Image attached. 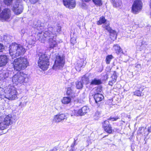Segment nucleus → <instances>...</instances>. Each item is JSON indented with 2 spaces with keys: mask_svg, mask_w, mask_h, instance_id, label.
<instances>
[{
  "mask_svg": "<svg viewBox=\"0 0 151 151\" xmlns=\"http://www.w3.org/2000/svg\"><path fill=\"white\" fill-rule=\"evenodd\" d=\"M61 29L60 26H58L56 28L49 27L46 30L38 34L39 40L42 42H44L45 41L48 40L50 48H54L57 46L55 40L57 33L60 31Z\"/></svg>",
  "mask_w": 151,
  "mask_h": 151,
  "instance_id": "f257e3e1",
  "label": "nucleus"
},
{
  "mask_svg": "<svg viewBox=\"0 0 151 151\" xmlns=\"http://www.w3.org/2000/svg\"><path fill=\"white\" fill-rule=\"evenodd\" d=\"M66 93L68 95H71L73 93V91L70 88H68L67 89Z\"/></svg>",
  "mask_w": 151,
  "mask_h": 151,
  "instance_id": "f704fd0d",
  "label": "nucleus"
},
{
  "mask_svg": "<svg viewBox=\"0 0 151 151\" xmlns=\"http://www.w3.org/2000/svg\"><path fill=\"white\" fill-rule=\"evenodd\" d=\"M101 114V111L97 110L94 114L93 116L94 119L96 120L98 119L100 117Z\"/></svg>",
  "mask_w": 151,
  "mask_h": 151,
  "instance_id": "393cba45",
  "label": "nucleus"
},
{
  "mask_svg": "<svg viewBox=\"0 0 151 151\" xmlns=\"http://www.w3.org/2000/svg\"><path fill=\"white\" fill-rule=\"evenodd\" d=\"M4 49L3 44L0 43V52H2Z\"/></svg>",
  "mask_w": 151,
  "mask_h": 151,
  "instance_id": "79ce46f5",
  "label": "nucleus"
},
{
  "mask_svg": "<svg viewBox=\"0 0 151 151\" xmlns=\"http://www.w3.org/2000/svg\"><path fill=\"white\" fill-rule=\"evenodd\" d=\"M111 77L113 80V82H115L116 81V78H117L116 76V73L115 71L113 72V75L111 76Z\"/></svg>",
  "mask_w": 151,
  "mask_h": 151,
  "instance_id": "2f4dec72",
  "label": "nucleus"
},
{
  "mask_svg": "<svg viewBox=\"0 0 151 151\" xmlns=\"http://www.w3.org/2000/svg\"><path fill=\"white\" fill-rule=\"evenodd\" d=\"M142 129H143V127H140L139 128V130H138V131L139 132V134H142V132H141V131L142 130Z\"/></svg>",
  "mask_w": 151,
  "mask_h": 151,
  "instance_id": "a18cd8bd",
  "label": "nucleus"
},
{
  "mask_svg": "<svg viewBox=\"0 0 151 151\" xmlns=\"http://www.w3.org/2000/svg\"><path fill=\"white\" fill-rule=\"evenodd\" d=\"M113 49L117 54H119L122 51V49L118 45H114L113 46Z\"/></svg>",
  "mask_w": 151,
  "mask_h": 151,
  "instance_id": "5701e85b",
  "label": "nucleus"
},
{
  "mask_svg": "<svg viewBox=\"0 0 151 151\" xmlns=\"http://www.w3.org/2000/svg\"><path fill=\"white\" fill-rule=\"evenodd\" d=\"M27 97L25 96L22 97L21 99V101L19 104V106H21L22 107H23L26 105L27 101L26 100L27 99Z\"/></svg>",
  "mask_w": 151,
  "mask_h": 151,
  "instance_id": "4be33fe9",
  "label": "nucleus"
},
{
  "mask_svg": "<svg viewBox=\"0 0 151 151\" xmlns=\"http://www.w3.org/2000/svg\"><path fill=\"white\" fill-rule=\"evenodd\" d=\"M104 77L105 78L104 79H107L108 78V75L107 74H105V75L104 76Z\"/></svg>",
  "mask_w": 151,
  "mask_h": 151,
  "instance_id": "8fccbe9b",
  "label": "nucleus"
},
{
  "mask_svg": "<svg viewBox=\"0 0 151 151\" xmlns=\"http://www.w3.org/2000/svg\"><path fill=\"white\" fill-rule=\"evenodd\" d=\"M12 123V117L11 115L0 116V130L7 129Z\"/></svg>",
  "mask_w": 151,
  "mask_h": 151,
  "instance_id": "20e7f679",
  "label": "nucleus"
},
{
  "mask_svg": "<svg viewBox=\"0 0 151 151\" xmlns=\"http://www.w3.org/2000/svg\"><path fill=\"white\" fill-rule=\"evenodd\" d=\"M12 9L15 14L18 15L22 12L23 7L21 4L17 2L13 5Z\"/></svg>",
  "mask_w": 151,
  "mask_h": 151,
  "instance_id": "f8f14e48",
  "label": "nucleus"
},
{
  "mask_svg": "<svg viewBox=\"0 0 151 151\" xmlns=\"http://www.w3.org/2000/svg\"><path fill=\"white\" fill-rule=\"evenodd\" d=\"M102 27L109 33H114L115 32V31L112 30L109 26V22H106L105 24L102 25Z\"/></svg>",
  "mask_w": 151,
  "mask_h": 151,
  "instance_id": "f3484780",
  "label": "nucleus"
},
{
  "mask_svg": "<svg viewBox=\"0 0 151 151\" xmlns=\"http://www.w3.org/2000/svg\"><path fill=\"white\" fill-rule=\"evenodd\" d=\"M28 65L27 59L24 57L15 59L14 62V68L17 70H19L25 68Z\"/></svg>",
  "mask_w": 151,
  "mask_h": 151,
  "instance_id": "7ed1b4c3",
  "label": "nucleus"
},
{
  "mask_svg": "<svg viewBox=\"0 0 151 151\" xmlns=\"http://www.w3.org/2000/svg\"><path fill=\"white\" fill-rule=\"evenodd\" d=\"M38 0H30L31 3L34 4L36 3Z\"/></svg>",
  "mask_w": 151,
  "mask_h": 151,
  "instance_id": "c03bdc74",
  "label": "nucleus"
},
{
  "mask_svg": "<svg viewBox=\"0 0 151 151\" xmlns=\"http://www.w3.org/2000/svg\"><path fill=\"white\" fill-rule=\"evenodd\" d=\"M147 131L149 133L151 132V125L148 128Z\"/></svg>",
  "mask_w": 151,
  "mask_h": 151,
  "instance_id": "09e8293b",
  "label": "nucleus"
},
{
  "mask_svg": "<svg viewBox=\"0 0 151 151\" xmlns=\"http://www.w3.org/2000/svg\"><path fill=\"white\" fill-rule=\"evenodd\" d=\"M64 5L69 9H73L75 7L76 3L74 0H63Z\"/></svg>",
  "mask_w": 151,
  "mask_h": 151,
  "instance_id": "ddd939ff",
  "label": "nucleus"
},
{
  "mask_svg": "<svg viewBox=\"0 0 151 151\" xmlns=\"http://www.w3.org/2000/svg\"><path fill=\"white\" fill-rule=\"evenodd\" d=\"M92 1L96 5L99 6L102 5V1L101 0H92Z\"/></svg>",
  "mask_w": 151,
  "mask_h": 151,
  "instance_id": "7c9ffc66",
  "label": "nucleus"
},
{
  "mask_svg": "<svg viewBox=\"0 0 151 151\" xmlns=\"http://www.w3.org/2000/svg\"><path fill=\"white\" fill-rule=\"evenodd\" d=\"M106 21L104 17L101 16L100 17L99 20L97 22V24L98 25H101L102 24H104L107 22Z\"/></svg>",
  "mask_w": 151,
  "mask_h": 151,
  "instance_id": "412c9836",
  "label": "nucleus"
},
{
  "mask_svg": "<svg viewBox=\"0 0 151 151\" xmlns=\"http://www.w3.org/2000/svg\"><path fill=\"white\" fill-rule=\"evenodd\" d=\"M102 90L100 86L98 87L97 88H96L95 89V93H101Z\"/></svg>",
  "mask_w": 151,
  "mask_h": 151,
  "instance_id": "c9c22d12",
  "label": "nucleus"
},
{
  "mask_svg": "<svg viewBox=\"0 0 151 151\" xmlns=\"http://www.w3.org/2000/svg\"><path fill=\"white\" fill-rule=\"evenodd\" d=\"M2 90V88L0 87V98L3 99L4 96L1 94V91Z\"/></svg>",
  "mask_w": 151,
  "mask_h": 151,
  "instance_id": "37998d69",
  "label": "nucleus"
},
{
  "mask_svg": "<svg viewBox=\"0 0 151 151\" xmlns=\"http://www.w3.org/2000/svg\"><path fill=\"white\" fill-rule=\"evenodd\" d=\"M70 42L73 45H74V44L76 43V38L74 37H71L70 39Z\"/></svg>",
  "mask_w": 151,
  "mask_h": 151,
  "instance_id": "58836bf2",
  "label": "nucleus"
},
{
  "mask_svg": "<svg viewBox=\"0 0 151 151\" xmlns=\"http://www.w3.org/2000/svg\"><path fill=\"white\" fill-rule=\"evenodd\" d=\"M84 61L83 60H81V61H78L76 65V69L78 68H81L83 65V63Z\"/></svg>",
  "mask_w": 151,
  "mask_h": 151,
  "instance_id": "cd10ccee",
  "label": "nucleus"
},
{
  "mask_svg": "<svg viewBox=\"0 0 151 151\" xmlns=\"http://www.w3.org/2000/svg\"><path fill=\"white\" fill-rule=\"evenodd\" d=\"M4 1L6 4L9 5L12 4V0H4Z\"/></svg>",
  "mask_w": 151,
  "mask_h": 151,
  "instance_id": "4c0bfd02",
  "label": "nucleus"
},
{
  "mask_svg": "<svg viewBox=\"0 0 151 151\" xmlns=\"http://www.w3.org/2000/svg\"><path fill=\"white\" fill-rule=\"evenodd\" d=\"M114 58L111 55H109L106 57V62L107 64H109L111 60Z\"/></svg>",
  "mask_w": 151,
  "mask_h": 151,
  "instance_id": "c85d7f7f",
  "label": "nucleus"
},
{
  "mask_svg": "<svg viewBox=\"0 0 151 151\" xmlns=\"http://www.w3.org/2000/svg\"><path fill=\"white\" fill-rule=\"evenodd\" d=\"M17 95L16 88L14 86H9L7 88L6 93L4 97L9 100H13L17 98Z\"/></svg>",
  "mask_w": 151,
  "mask_h": 151,
  "instance_id": "0eeeda50",
  "label": "nucleus"
},
{
  "mask_svg": "<svg viewBox=\"0 0 151 151\" xmlns=\"http://www.w3.org/2000/svg\"><path fill=\"white\" fill-rule=\"evenodd\" d=\"M94 98L95 102L97 103L101 101L104 99V97L101 93H96L94 96Z\"/></svg>",
  "mask_w": 151,
  "mask_h": 151,
  "instance_id": "dca6fc26",
  "label": "nucleus"
},
{
  "mask_svg": "<svg viewBox=\"0 0 151 151\" xmlns=\"http://www.w3.org/2000/svg\"><path fill=\"white\" fill-rule=\"evenodd\" d=\"M89 111L88 108L86 106H83L78 111L74 110L73 113L74 115L76 116L84 115Z\"/></svg>",
  "mask_w": 151,
  "mask_h": 151,
  "instance_id": "9b49d317",
  "label": "nucleus"
},
{
  "mask_svg": "<svg viewBox=\"0 0 151 151\" xmlns=\"http://www.w3.org/2000/svg\"><path fill=\"white\" fill-rule=\"evenodd\" d=\"M3 39L5 41L7 42H10L11 41V38L9 35H4Z\"/></svg>",
  "mask_w": 151,
  "mask_h": 151,
  "instance_id": "473e14b6",
  "label": "nucleus"
},
{
  "mask_svg": "<svg viewBox=\"0 0 151 151\" xmlns=\"http://www.w3.org/2000/svg\"><path fill=\"white\" fill-rule=\"evenodd\" d=\"M65 60L63 56H57L53 69L55 70L61 69L65 64Z\"/></svg>",
  "mask_w": 151,
  "mask_h": 151,
  "instance_id": "6e6552de",
  "label": "nucleus"
},
{
  "mask_svg": "<svg viewBox=\"0 0 151 151\" xmlns=\"http://www.w3.org/2000/svg\"><path fill=\"white\" fill-rule=\"evenodd\" d=\"M38 66L43 70H47L49 65V57L44 53L39 54Z\"/></svg>",
  "mask_w": 151,
  "mask_h": 151,
  "instance_id": "39448f33",
  "label": "nucleus"
},
{
  "mask_svg": "<svg viewBox=\"0 0 151 151\" xmlns=\"http://www.w3.org/2000/svg\"><path fill=\"white\" fill-rule=\"evenodd\" d=\"M9 48V54L12 58L23 55L26 51L23 46L16 43L10 45Z\"/></svg>",
  "mask_w": 151,
  "mask_h": 151,
  "instance_id": "f03ea898",
  "label": "nucleus"
},
{
  "mask_svg": "<svg viewBox=\"0 0 151 151\" xmlns=\"http://www.w3.org/2000/svg\"><path fill=\"white\" fill-rule=\"evenodd\" d=\"M119 117L117 116L116 117H111L108 119L111 120L112 121H116L117 119H119Z\"/></svg>",
  "mask_w": 151,
  "mask_h": 151,
  "instance_id": "ea45409f",
  "label": "nucleus"
},
{
  "mask_svg": "<svg viewBox=\"0 0 151 151\" xmlns=\"http://www.w3.org/2000/svg\"><path fill=\"white\" fill-rule=\"evenodd\" d=\"M142 9V3L140 0H135L133 3V12L138 13Z\"/></svg>",
  "mask_w": 151,
  "mask_h": 151,
  "instance_id": "1a4fd4ad",
  "label": "nucleus"
},
{
  "mask_svg": "<svg viewBox=\"0 0 151 151\" xmlns=\"http://www.w3.org/2000/svg\"><path fill=\"white\" fill-rule=\"evenodd\" d=\"M131 11H132V8Z\"/></svg>",
  "mask_w": 151,
  "mask_h": 151,
  "instance_id": "864d4df0",
  "label": "nucleus"
},
{
  "mask_svg": "<svg viewBox=\"0 0 151 151\" xmlns=\"http://www.w3.org/2000/svg\"><path fill=\"white\" fill-rule=\"evenodd\" d=\"M83 0L85 2H88L91 1V0Z\"/></svg>",
  "mask_w": 151,
  "mask_h": 151,
  "instance_id": "603ef678",
  "label": "nucleus"
},
{
  "mask_svg": "<svg viewBox=\"0 0 151 151\" xmlns=\"http://www.w3.org/2000/svg\"><path fill=\"white\" fill-rule=\"evenodd\" d=\"M9 73L7 70L3 71L2 73L1 74V76H2V78H6L9 76Z\"/></svg>",
  "mask_w": 151,
  "mask_h": 151,
  "instance_id": "a878e982",
  "label": "nucleus"
},
{
  "mask_svg": "<svg viewBox=\"0 0 151 151\" xmlns=\"http://www.w3.org/2000/svg\"><path fill=\"white\" fill-rule=\"evenodd\" d=\"M66 116L64 114H59L54 116L53 121L56 123H59L65 119Z\"/></svg>",
  "mask_w": 151,
  "mask_h": 151,
  "instance_id": "4468645a",
  "label": "nucleus"
},
{
  "mask_svg": "<svg viewBox=\"0 0 151 151\" xmlns=\"http://www.w3.org/2000/svg\"><path fill=\"white\" fill-rule=\"evenodd\" d=\"M90 139H88L87 140V143H88V144H89V143L90 142Z\"/></svg>",
  "mask_w": 151,
  "mask_h": 151,
  "instance_id": "3c124183",
  "label": "nucleus"
},
{
  "mask_svg": "<svg viewBox=\"0 0 151 151\" xmlns=\"http://www.w3.org/2000/svg\"><path fill=\"white\" fill-rule=\"evenodd\" d=\"M110 125L109 124V121L107 120L104 121L103 123V127L104 128V130H106V131H107V129L106 127H107L108 126Z\"/></svg>",
  "mask_w": 151,
  "mask_h": 151,
  "instance_id": "c756f323",
  "label": "nucleus"
},
{
  "mask_svg": "<svg viewBox=\"0 0 151 151\" xmlns=\"http://www.w3.org/2000/svg\"><path fill=\"white\" fill-rule=\"evenodd\" d=\"M37 29L38 30H42L43 29V27L42 26L37 25L36 27Z\"/></svg>",
  "mask_w": 151,
  "mask_h": 151,
  "instance_id": "a19ab883",
  "label": "nucleus"
},
{
  "mask_svg": "<svg viewBox=\"0 0 151 151\" xmlns=\"http://www.w3.org/2000/svg\"><path fill=\"white\" fill-rule=\"evenodd\" d=\"M106 128L107 129V131L105 130L106 132L109 134L112 133V129L111 128V125L110 126H108L107 127H106Z\"/></svg>",
  "mask_w": 151,
  "mask_h": 151,
  "instance_id": "e433bc0d",
  "label": "nucleus"
},
{
  "mask_svg": "<svg viewBox=\"0 0 151 151\" xmlns=\"http://www.w3.org/2000/svg\"><path fill=\"white\" fill-rule=\"evenodd\" d=\"M11 12L9 9H4L0 14V19L1 20H7L11 16Z\"/></svg>",
  "mask_w": 151,
  "mask_h": 151,
  "instance_id": "9d476101",
  "label": "nucleus"
},
{
  "mask_svg": "<svg viewBox=\"0 0 151 151\" xmlns=\"http://www.w3.org/2000/svg\"><path fill=\"white\" fill-rule=\"evenodd\" d=\"M138 87L139 89L135 91L134 92V93L135 95L140 96L143 95V93L142 92V91L144 90V88H142L141 86H139Z\"/></svg>",
  "mask_w": 151,
  "mask_h": 151,
  "instance_id": "a211bd4d",
  "label": "nucleus"
},
{
  "mask_svg": "<svg viewBox=\"0 0 151 151\" xmlns=\"http://www.w3.org/2000/svg\"><path fill=\"white\" fill-rule=\"evenodd\" d=\"M82 81L83 83H84L86 84H88L89 82L88 78L85 75L83 76L82 78Z\"/></svg>",
  "mask_w": 151,
  "mask_h": 151,
  "instance_id": "bb28decb",
  "label": "nucleus"
},
{
  "mask_svg": "<svg viewBox=\"0 0 151 151\" xmlns=\"http://www.w3.org/2000/svg\"><path fill=\"white\" fill-rule=\"evenodd\" d=\"M29 78L27 75L21 72L18 73L14 75L12 79L13 82L16 84L19 83L27 82Z\"/></svg>",
  "mask_w": 151,
  "mask_h": 151,
  "instance_id": "423d86ee",
  "label": "nucleus"
},
{
  "mask_svg": "<svg viewBox=\"0 0 151 151\" xmlns=\"http://www.w3.org/2000/svg\"><path fill=\"white\" fill-rule=\"evenodd\" d=\"M115 82H113V80H111V81H109V85H110L111 86H112L113 84Z\"/></svg>",
  "mask_w": 151,
  "mask_h": 151,
  "instance_id": "de8ad7c7",
  "label": "nucleus"
},
{
  "mask_svg": "<svg viewBox=\"0 0 151 151\" xmlns=\"http://www.w3.org/2000/svg\"><path fill=\"white\" fill-rule=\"evenodd\" d=\"M101 83V81L99 79H97L96 78H94L92 80L91 82V85H97Z\"/></svg>",
  "mask_w": 151,
  "mask_h": 151,
  "instance_id": "b1692460",
  "label": "nucleus"
},
{
  "mask_svg": "<svg viewBox=\"0 0 151 151\" xmlns=\"http://www.w3.org/2000/svg\"><path fill=\"white\" fill-rule=\"evenodd\" d=\"M77 88L78 89H81L83 87V83L81 82H77L76 83Z\"/></svg>",
  "mask_w": 151,
  "mask_h": 151,
  "instance_id": "72a5a7b5",
  "label": "nucleus"
},
{
  "mask_svg": "<svg viewBox=\"0 0 151 151\" xmlns=\"http://www.w3.org/2000/svg\"><path fill=\"white\" fill-rule=\"evenodd\" d=\"M71 101V98L70 97H65L62 100V103L64 104H68L70 103Z\"/></svg>",
  "mask_w": 151,
  "mask_h": 151,
  "instance_id": "6ab92c4d",
  "label": "nucleus"
},
{
  "mask_svg": "<svg viewBox=\"0 0 151 151\" xmlns=\"http://www.w3.org/2000/svg\"><path fill=\"white\" fill-rule=\"evenodd\" d=\"M58 150L57 147H54L50 151H56Z\"/></svg>",
  "mask_w": 151,
  "mask_h": 151,
  "instance_id": "49530a36",
  "label": "nucleus"
},
{
  "mask_svg": "<svg viewBox=\"0 0 151 151\" xmlns=\"http://www.w3.org/2000/svg\"><path fill=\"white\" fill-rule=\"evenodd\" d=\"M8 58L5 55H0V66L3 67L5 66L7 63Z\"/></svg>",
  "mask_w": 151,
  "mask_h": 151,
  "instance_id": "2eb2a0df",
  "label": "nucleus"
},
{
  "mask_svg": "<svg viewBox=\"0 0 151 151\" xmlns=\"http://www.w3.org/2000/svg\"><path fill=\"white\" fill-rule=\"evenodd\" d=\"M122 4V1L120 0H115L113 2V5L115 7H120Z\"/></svg>",
  "mask_w": 151,
  "mask_h": 151,
  "instance_id": "aec40b11",
  "label": "nucleus"
}]
</instances>
